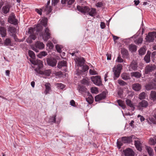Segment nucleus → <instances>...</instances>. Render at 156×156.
I'll return each mask as SVG.
<instances>
[{
    "label": "nucleus",
    "instance_id": "nucleus-5",
    "mask_svg": "<svg viewBox=\"0 0 156 156\" xmlns=\"http://www.w3.org/2000/svg\"><path fill=\"white\" fill-rule=\"evenodd\" d=\"M35 47H33L32 49L35 51L36 52H38L39 49H42L44 47V45L43 42H41L40 41H37L35 44Z\"/></svg>",
    "mask_w": 156,
    "mask_h": 156
},
{
    "label": "nucleus",
    "instance_id": "nucleus-44",
    "mask_svg": "<svg viewBox=\"0 0 156 156\" xmlns=\"http://www.w3.org/2000/svg\"><path fill=\"white\" fill-rule=\"evenodd\" d=\"M47 55V53L44 51H42L41 52L37 55V56L40 58H41L42 56H44Z\"/></svg>",
    "mask_w": 156,
    "mask_h": 156
},
{
    "label": "nucleus",
    "instance_id": "nucleus-50",
    "mask_svg": "<svg viewBox=\"0 0 156 156\" xmlns=\"http://www.w3.org/2000/svg\"><path fill=\"white\" fill-rule=\"evenodd\" d=\"M78 88L80 92H83L85 91L86 88L83 86H79Z\"/></svg>",
    "mask_w": 156,
    "mask_h": 156
},
{
    "label": "nucleus",
    "instance_id": "nucleus-35",
    "mask_svg": "<svg viewBox=\"0 0 156 156\" xmlns=\"http://www.w3.org/2000/svg\"><path fill=\"white\" fill-rule=\"evenodd\" d=\"M151 99L154 101L156 100V91H151L150 94Z\"/></svg>",
    "mask_w": 156,
    "mask_h": 156
},
{
    "label": "nucleus",
    "instance_id": "nucleus-11",
    "mask_svg": "<svg viewBox=\"0 0 156 156\" xmlns=\"http://www.w3.org/2000/svg\"><path fill=\"white\" fill-rule=\"evenodd\" d=\"M47 64L49 66L54 67L56 64L57 61L53 58H48L47 59Z\"/></svg>",
    "mask_w": 156,
    "mask_h": 156
},
{
    "label": "nucleus",
    "instance_id": "nucleus-24",
    "mask_svg": "<svg viewBox=\"0 0 156 156\" xmlns=\"http://www.w3.org/2000/svg\"><path fill=\"white\" fill-rule=\"evenodd\" d=\"M66 66V61L64 60H62V61L59 62L58 63L57 67L59 69H61L62 67Z\"/></svg>",
    "mask_w": 156,
    "mask_h": 156
},
{
    "label": "nucleus",
    "instance_id": "nucleus-8",
    "mask_svg": "<svg viewBox=\"0 0 156 156\" xmlns=\"http://www.w3.org/2000/svg\"><path fill=\"white\" fill-rule=\"evenodd\" d=\"M155 69L156 66L154 65H148L145 68V73L146 74H148L154 70Z\"/></svg>",
    "mask_w": 156,
    "mask_h": 156
},
{
    "label": "nucleus",
    "instance_id": "nucleus-16",
    "mask_svg": "<svg viewBox=\"0 0 156 156\" xmlns=\"http://www.w3.org/2000/svg\"><path fill=\"white\" fill-rule=\"evenodd\" d=\"M134 136L132 135L130 136H124L122 137V141L124 143H129Z\"/></svg>",
    "mask_w": 156,
    "mask_h": 156
},
{
    "label": "nucleus",
    "instance_id": "nucleus-45",
    "mask_svg": "<svg viewBox=\"0 0 156 156\" xmlns=\"http://www.w3.org/2000/svg\"><path fill=\"white\" fill-rule=\"evenodd\" d=\"M36 30L35 27L31 28L29 29L28 33L30 35L34 34V32Z\"/></svg>",
    "mask_w": 156,
    "mask_h": 156
},
{
    "label": "nucleus",
    "instance_id": "nucleus-31",
    "mask_svg": "<svg viewBox=\"0 0 156 156\" xmlns=\"http://www.w3.org/2000/svg\"><path fill=\"white\" fill-rule=\"evenodd\" d=\"M45 90L44 92L45 94H47L51 90V85L50 83H47L45 84Z\"/></svg>",
    "mask_w": 156,
    "mask_h": 156
},
{
    "label": "nucleus",
    "instance_id": "nucleus-40",
    "mask_svg": "<svg viewBox=\"0 0 156 156\" xmlns=\"http://www.w3.org/2000/svg\"><path fill=\"white\" fill-rule=\"evenodd\" d=\"M56 115H55L54 116L50 117L49 118L48 122L50 123L55 122L56 121Z\"/></svg>",
    "mask_w": 156,
    "mask_h": 156
},
{
    "label": "nucleus",
    "instance_id": "nucleus-15",
    "mask_svg": "<svg viewBox=\"0 0 156 156\" xmlns=\"http://www.w3.org/2000/svg\"><path fill=\"white\" fill-rule=\"evenodd\" d=\"M138 67L137 64L135 61H133L129 67L130 71L135 70L137 69Z\"/></svg>",
    "mask_w": 156,
    "mask_h": 156
},
{
    "label": "nucleus",
    "instance_id": "nucleus-41",
    "mask_svg": "<svg viewBox=\"0 0 156 156\" xmlns=\"http://www.w3.org/2000/svg\"><path fill=\"white\" fill-rule=\"evenodd\" d=\"M149 143L151 145H154L156 144V136L154 139L151 138L150 139Z\"/></svg>",
    "mask_w": 156,
    "mask_h": 156
},
{
    "label": "nucleus",
    "instance_id": "nucleus-61",
    "mask_svg": "<svg viewBox=\"0 0 156 156\" xmlns=\"http://www.w3.org/2000/svg\"><path fill=\"white\" fill-rule=\"evenodd\" d=\"M137 117L138 118L140 117V121L141 122L144 121V120L145 119L144 118V117L143 116H142L140 115H138Z\"/></svg>",
    "mask_w": 156,
    "mask_h": 156
},
{
    "label": "nucleus",
    "instance_id": "nucleus-34",
    "mask_svg": "<svg viewBox=\"0 0 156 156\" xmlns=\"http://www.w3.org/2000/svg\"><path fill=\"white\" fill-rule=\"evenodd\" d=\"M121 76L122 79L125 80H129L130 79V77L129 74L126 73H124L122 74Z\"/></svg>",
    "mask_w": 156,
    "mask_h": 156
},
{
    "label": "nucleus",
    "instance_id": "nucleus-19",
    "mask_svg": "<svg viewBox=\"0 0 156 156\" xmlns=\"http://www.w3.org/2000/svg\"><path fill=\"white\" fill-rule=\"evenodd\" d=\"M0 34L2 37H5L6 34V30L5 28L3 27H0Z\"/></svg>",
    "mask_w": 156,
    "mask_h": 156
},
{
    "label": "nucleus",
    "instance_id": "nucleus-20",
    "mask_svg": "<svg viewBox=\"0 0 156 156\" xmlns=\"http://www.w3.org/2000/svg\"><path fill=\"white\" fill-rule=\"evenodd\" d=\"M129 51L131 52H133L136 51L137 46L133 44H131L129 45Z\"/></svg>",
    "mask_w": 156,
    "mask_h": 156
},
{
    "label": "nucleus",
    "instance_id": "nucleus-3",
    "mask_svg": "<svg viewBox=\"0 0 156 156\" xmlns=\"http://www.w3.org/2000/svg\"><path fill=\"white\" fill-rule=\"evenodd\" d=\"M40 36H41L43 39L44 41H47L50 38V33L48 29L46 27L44 31L40 34Z\"/></svg>",
    "mask_w": 156,
    "mask_h": 156
},
{
    "label": "nucleus",
    "instance_id": "nucleus-4",
    "mask_svg": "<svg viewBox=\"0 0 156 156\" xmlns=\"http://www.w3.org/2000/svg\"><path fill=\"white\" fill-rule=\"evenodd\" d=\"M122 69V66L119 64L116 67H114L113 68V71L114 73L115 76L116 78H118L120 73V72Z\"/></svg>",
    "mask_w": 156,
    "mask_h": 156
},
{
    "label": "nucleus",
    "instance_id": "nucleus-18",
    "mask_svg": "<svg viewBox=\"0 0 156 156\" xmlns=\"http://www.w3.org/2000/svg\"><path fill=\"white\" fill-rule=\"evenodd\" d=\"M52 10V9L51 6L48 5L43 7L42 9V11L45 12L46 14H48Z\"/></svg>",
    "mask_w": 156,
    "mask_h": 156
},
{
    "label": "nucleus",
    "instance_id": "nucleus-59",
    "mask_svg": "<svg viewBox=\"0 0 156 156\" xmlns=\"http://www.w3.org/2000/svg\"><path fill=\"white\" fill-rule=\"evenodd\" d=\"M96 5L97 7H100L103 6V3L101 2H98L97 3Z\"/></svg>",
    "mask_w": 156,
    "mask_h": 156
},
{
    "label": "nucleus",
    "instance_id": "nucleus-27",
    "mask_svg": "<svg viewBox=\"0 0 156 156\" xmlns=\"http://www.w3.org/2000/svg\"><path fill=\"white\" fill-rule=\"evenodd\" d=\"M148 103L145 100H143L141 102L139 103V107H146L148 106Z\"/></svg>",
    "mask_w": 156,
    "mask_h": 156
},
{
    "label": "nucleus",
    "instance_id": "nucleus-14",
    "mask_svg": "<svg viewBox=\"0 0 156 156\" xmlns=\"http://www.w3.org/2000/svg\"><path fill=\"white\" fill-rule=\"evenodd\" d=\"M125 156H134V152L132 149L127 148L123 151Z\"/></svg>",
    "mask_w": 156,
    "mask_h": 156
},
{
    "label": "nucleus",
    "instance_id": "nucleus-36",
    "mask_svg": "<svg viewBox=\"0 0 156 156\" xmlns=\"http://www.w3.org/2000/svg\"><path fill=\"white\" fill-rule=\"evenodd\" d=\"M126 102L127 105L130 107H133L134 106V104L129 99H126Z\"/></svg>",
    "mask_w": 156,
    "mask_h": 156
},
{
    "label": "nucleus",
    "instance_id": "nucleus-2",
    "mask_svg": "<svg viewBox=\"0 0 156 156\" xmlns=\"http://www.w3.org/2000/svg\"><path fill=\"white\" fill-rule=\"evenodd\" d=\"M47 19L46 18H44L42 19L41 20V24H38L36 28V29L37 32H40L43 29V27L41 25L44 26L45 27H46L47 26Z\"/></svg>",
    "mask_w": 156,
    "mask_h": 156
},
{
    "label": "nucleus",
    "instance_id": "nucleus-49",
    "mask_svg": "<svg viewBox=\"0 0 156 156\" xmlns=\"http://www.w3.org/2000/svg\"><path fill=\"white\" fill-rule=\"evenodd\" d=\"M117 102H118L119 106H120L122 107H123V106H124L123 101H122V100H118L117 101Z\"/></svg>",
    "mask_w": 156,
    "mask_h": 156
},
{
    "label": "nucleus",
    "instance_id": "nucleus-51",
    "mask_svg": "<svg viewBox=\"0 0 156 156\" xmlns=\"http://www.w3.org/2000/svg\"><path fill=\"white\" fill-rule=\"evenodd\" d=\"M47 46L49 48L51 49L53 48V45L52 43L51 42H49L47 44Z\"/></svg>",
    "mask_w": 156,
    "mask_h": 156
},
{
    "label": "nucleus",
    "instance_id": "nucleus-21",
    "mask_svg": "<svg viewBox=\"0 0 156 156\" xmlns=\"http://www.w3.org/2000/svg\"><path fill=\"white\" fill-rule=\"evenodd\" d=\"M155 85L152 82L149 83L145 86L146 89L147 90H150L155 88Z\"/></svg>",
    "mask_w": 156,
    "mask_h": 156
},
{
    "label": "nucleus",
    "instance_id": "nucleus-62",
    "mask_svg": "<svg viewBox=\"0 0 156 156\" xmlns=\"http://www.w3.org/2000/svg\"><path fill=\"white\" fill-rule=\"evenodd\" d=\"M26 41L27 43H31L32 42V40L30 36L26 40Z\"/></svg>",
    "mask_w": 156,
    "mask_h": 156
},
{
    "label": "nucleus",
    "instance_id": "nucleus-26",
    "mask_svg": "<svg viewBox=\"0 0 156 156\" xmlns=\"http://www.w3.org/2000/svg\"><path fill=\"white\" fill-rule=\"evenodd\" d=\"M135 145L137 149L139 151L142 150L141 145V144L140 142L138 140H135L134 141Z\"/></svg>",
    "mask_w": 156,
    "mask_h": 156
},
{
    "label": "nucleus",
    "instance_id": "nucleus-48",
    "mask_svg": "<svg viewBox=\"0 0 156 156\" xmlns=\"http://www.w3.org/2000/svg\"><path fill=\"white\" fill-rule=\"evenodd\" d=\"M29 56L32 58H34L35 57V54L34 52L31 50H29Z\"/></svg>",
    "mask_w": 156,
    "mask_h": 156
},
{
    "label": "nucleus",
    "instance_id": "nucleus-43",
    "mask_svg": "<svg viewBox=\"0 0 156 156\" xmlns=\"http://www.w3.org/2000/svg\"><path fill=\"white\" fill-rule=\"evenodd\" d=\"M143 38L140 37L138 38L136 40L134 41L135 43L137 44H139L142 43L143 41Z\"/></svg>",
    "mask_w": 156,
    "mask_h": 156
},
{
    "label": "nucleus",
    "instance_id": "nucleus-33",
    "mask_svg": "<svg viewBox=\"0 0 156 156\" xmlns=\"http://www.w3.org/2000/svg\"><path fill=\"white\" fill-rule=\"evenodd\" d=\"M146 149L149 155L150 156H153L154 153L153 151V149L150 147L146 146Z\"/></svg>",
    "mask_w": 156,
    "mask_h": 156
},
{
    "label": "nucleus",
    "instance_id": "nucleus-37",
    "mask_svg": "<svg viewBox=\"0 0 156 156\" xmlns=\"http://www.w3.org/2000/svg\"><path fill=\"white\" fill-rule=\"evenodd\" d=\"M154 118L152 117L149 118V119L150 121L154 124H156V112L154 114Z\"/></svg>",
    "mask_w": 156,
    "mask_h": 156
},
{
    "label": "nucleus",
    "instance_id": "nucleus-39",
    "mask_svg": "<svg viewBox=\"0 0 156 156\" xmlns=\"http://www.w3.org/2000/svg\"><path fill=\"white\" fill-rule=\"evenodd\" d=\"M139 55H144L146 52V50L144 48H141L139 50Z\"/></svg>",
    "mask_w": 156,
    "mask_h": 156
},
{
    "label": "nucleus",
    "instance_id": "nucleus-23",
    "mask_svg": "<svg viewBox=\"0 0 156 156\" xmlns=\"http://www.w3.org/2000/svg\"><path fill=\"white\" fill-rule=\"evenodd\" d=\"M78 63L77 66H79L80 68H81L84 62V60L83 58H77Z\"/></svg>",
    "mask_w": 156,
    "mask_h": 156
},
{
    "label": "nucleus",
    "instance_id": "nucleus-32",
    "mask_svg": "<svg viewBox=\"0 0 156 156\" xmlns=\"http://www.w3.org/2000/svg\"><path fill=\"white\" fill-rule=\"evenodd\" d=\"M4 44L5 46H11V39L9 38H6L4 41Z\"/></svg>",
    "mask_w": 156,
    "mask_h": 156
},
{
    "label": "nucleus",
    "instance_id": "nucleus-54",
    "mask_svg": "<svg viewBox=\"0 0 156 156\" xmlns=\"http://www.w3.org/2000/svg\"><path fill=\"white\" fill-rule=\"evenodd\" d=\"M118 83L121 85H124L126 84V83L125 82L122 80H118Z\"/></svg>",
    "mask_w": 156,
    "mask_h": 156
},
{
    "label": "nucleus",
    "instance_id": "nucleus-25",
    "mask_svg": "<svg viewBox=\"0 0 156 156\" xmlns=\"http://www.w3.org/2000/svg\"><path fill=\"white\" fill-rule=\"evenodd\" d=\"M132 87L133 89L136 91H139L141 88V85L138 83L134 84Z\"/></svg>",
    "mask_w": 156,
    "mask_h": 156
},
{
    "label": "nucleus",
    "instance_id": "nucleus-17",
    "mask_svg": "<svg viewBox=\"0 0 156 156\" xmlns=\"http://www.w3.org/2000/svg\"><path fill=\"white\" fill-rule=\"evenodd\" d=\"M8 21L10 23L15 25L17 24V20L15 19L13 15H12L9 16Z\"/></svg>",
    "mask_w": 156,
    "mask_h": 156
},
{
    "label": "nucleus",
    "instance_id": "nucleus-63",
    "mask_svg": "<svg viewBox=\"0 0 156 156\" xmlns=\"http://www.w3.org/2000/svg\"><path fill=\"white\" fill-rule=\"evenodd\" d=\"M117 146L119 147V148H120V147L122 145V144L121 141H119L118 140H117Z\"/></svg>",
    "mask_w": 156,
    "mask_h": 156
},
{
    "label": "nucleus",
    "instance_id": "nucleus-46",
    "mask_svg": "<svg viewBox=\"0 0 156 156\" xmlns=\"http://www.w3.org/2000/svg\"><path fill=\"white\" fill-rule=\"evenodd\" d=\"M146 94L145 93L143 92L141 93L139 95V98L140 100L144 99L145 98Z\"/></svg>",
    "mask_w": 156,
    "mask_h": 156
},
{
    "label": "nucleus",
    "instance_id": "nucleus-1",
    "mask_svg": "<svg viewBox=\"0 0 156 156\" xmlns=\"http://www.w3.org/2000/svg\"><path fill=\"white\" fill-rule=\"evenodd\" d=\"M77 9L81 12L87 13L90 16H94L96 15V10L95 9H90L87 6H77Z\"/></svg>",
    "mask_w": 156,
    "mask_h": 156
},
{
    "label": "nucleus",
    "instance_id": "nucleus-56",
    "mask_svg": "<svg viewBox=\"0 0 156 156\" xmlns=\"http://www.w3.org/2000/svg\"><path fill=\"white\" fill-rule=\"evenodd\" d=\"M61 47L58 45H56V48L58 52H61Z\"/></svg>",
    "mask_w": 156,
    "mask_h": 156
},
{
    "label": "nucleus",
    "instance_id": "nucleus-42",
    "mask_svg": "<svg viewBox=\"0 0 156 156\" xmlns=\"http://www.w3.org/2000/svg\"><path fill=\"white\" fill-rule=\"evenodd\" d=\"M86 100L89 104H91L93 101V98L92 96H90L88 98H86Z\"/></svg>",
    "mask_w": 156,
    "mask_h": 156
},
{
    "label": "nucleus",
    "instance_id": "nucleus-7",
    "mask_svg": "<svg viewBox=\"0 0 156 156\" xmlns=\"http://www.w3.org/2000/svg\"><path fill=\"white\" fill-rule=\"evenodd\" d=\"M89 69V67L86 65H83L82 66L81 68L80 67L77 70V73L76 74L78 75L82 74L83 72H85L87 71Z\"/></svg>",
    "mask_w": 156,
    "mask_h": 156
},
{
    "label": "nucleus",
    "instance_id": "nucleus-38",
    "mask_svg": "<svg viewBox=\"0 0 156 156\" xmlns=\"http://www.w3.org/2000/svg\"><path fill=\"white\" fill-rule=\"evenodd\" d=\"M8 31L12 34H15L16 31V29L13 27H9L8 28Z\"/></svg>",
    "mask_w": 156,
    "mask_h": 156
},
{
    "label": "nucleus",
    "instance_id": "nucleus-13",
    "mask_svg": "<svg viewBox=\"0 0 156 156\" xmlns=\"http://www.w3.org/2000/svg\"><path fill=\"white\" fill-rule=\"evenodd\" d=\"M146 41L149 42H153L154 39V37L153 32L148 33L147 35L145 38Z\"/></svg>",
    "mask_w": 156,
    "mask_h": 156
},
{
    "label": "nucleus",
    "instance_id": "nucleus-28",
    "mask_svg": "<svg viewBox=\"0 0 156 156\" xmlns=\"http://www.w3.org/2000/svg\"><path fill=\"white\" fill-rule=\"evenodd\" d=\"M150 55L151 53L148 51L147 54L144 57V59L146 63H148L150 62Z\"/></svg>",
    "mask_w": 156,
    "mask_h": 156
},
{
    "label": "nucleus",
    "instance_id": "nucleus-52",
    "mask_svg": "<svg viewBox=\"0 0 156 156\" xmlns=\"http://www.w3.org/2000/svg\"><path fill=\"white\" fill-rule=\"evenodd\" d=\"M89 73L90 74L92 75H95L98 74V73L96 71H95L94 70H93L91 69H90Z\"/></svg>",
    "mask_w": 156,
    "mask_h": 156
},
{
    "label": "nucleus",
    "instance_id": "nucleus-22",
    "mask_svg": "<svg viewBox=\"0 0 156 156\" xmlns=\"http://www.w3.org/2000/svg\"><path fill=\"white\" fill-rule=\"evenodd\" d=\"M10 7V5H7L3 6L2 8V12L4 14H6L9 12V9Z\"/></svg>",
    "mask_w": 156,
    "mask_h": 156
},
{
    "label": "nucleus",
    "instance_id": "nucleus-10",
    "mask_svg": "<svg viewBox=\"0 0 156 156\" xmlns=\"http://www.w3.org/2000/svg\"><path fill=\"white\" fill-rule=\"evenodd\" d=\"M35 70L38 73L41 75H44L46 76H49L50 74L51 73V70L50 69L45 70L44 71H43L39 70V69H35Z\"/></svg>",
    "mask_w": 156,
    "mask_h": 156
},
{
    "label": "nucleus",
    "instance_id": "nucleus-64",
    "mask_svg": "<svg viewBox=\"0 0 156 156\" xmlns=\"http://www.w3.org/2000/svg\"><path fill=\"white\" fill-rule=\"evenodd\" d=\"M70 104L72 106H73V107L76 106L75 102L73 100H72L70 101Z\"/></svg>",
    "mask_w": 156,
    "mask_h": 156
},
{
    "label": "nucleus",
    "instance_id": "nucleus-47",
    "mask_svg": "<svg viewBox=\"0 0 156 156\" xmlns=\"http://www.w3.org/2000/svg\"><path fill=\"white\" fill-rule=\"evenodd\" d=\"M81 82L82 83L86 85H88L89 83V80L86 79H83L81 80Z\"/></svg>",
    "mask_w": 156,
    "mask_h": 156
},
{
    "label": "nucleus",
    "instance_id": "nucleus-60",
    "mask_svg": "<svg viewBox=\"0 0 156 156\" xmlns=\"http://www.w3.org/2000/svg\"><path fill=\"white\" fill-rule=\"evenodd\" d=\"M75 0H66L68 5H72L74 2Z\"/></svg>",
    "mask_w": 156,
    "mask_h": 156
},
{
    "label": "nucleus",
    "instance_id": "nucleus-57",
    "mask_svg": "<svg viewBox=\"0 0 156 156\" xmlns=\"http://www.w3.org/2000/svg\"><path fill=\"white\" fill-rule=\"evenodd\" d=\"M59 1V0H52V5L54 6H55L57 4Z\"/></svg>",
    "mask_w": 156,
    "mask_h": 156
},
{
    "label": "nucleus",
    "instance_id": "nucleus-9",
    "mask_svg": "<svg viewBox=\"0 0 156 156\" xmlns=\"http://www.w3.org/2000/svg\"><path fill=\"white\" fill-rule=\"evenodd\" d=\"M32 64L35 65H37L38 66V68H37V69L40 70L43 66V63L42 61L39 59L32 60L31 61Z\"/></svg>",
    "mask_w": 156,
    "mask_h": 156
},
{
    "label": "nucleus",
    "instance_id": "nucleus-29",
    "mask_svg": "<svg viewBox=\"0 0 156 156\" xmlns=\"http://www.w3.org/2000/svg\"><path fill=\"white\" fill-rule=\"evenodd\" d=\"M121 53L122 54L123 57L126 58L128 55V51L125 48L121 49Z\"/></svg>",
    "mask_w": 156,
    "mask_h": 156
},
{
    "label": "nucleus",
    "instance_id": "nucleus-53",
    "mask_svg": "<svg viewBox=\"0 0 156 156\" xmlns=\"http://www.w3.org/2000/svg\"><path fill=\"white\" fill-rule=\"evenodd\" d=\"M116 62H123V59L121 58V56L119 55L117 57V58L116 60Z\"/></svg>",
    "mask_w": 156,
    "mask_h": 156
},
{
    "label": "nucleus",
    "instance_id": "nucleus-58",
    "mask_svg": "<svg viewBox=\"0 0 156 156\" xmlns=\"http://www.w3.org/2000/svg\"><path fill=\"white\" fill-rule=\"evenodd\" d=\"M29 36L30 37L32 40H35L37 38V37L34 34L32 35H29Z\"/></svg>",
    "mask_w": 156,
    "mask_h": 156
},
{
    "label": "nucleus",
    "instance_id": "nucleus-12",
    "mask_svg": "<svg viewBox=\"0 0 156 156\" xmlns=\"http://www.w3.org/2000/svg\"><path fill=\"white\" fill-rule=\"evenodd\" d=\"M106 92L103 91L101 94L96 96L95 97V101H98L105 99L106 97Z\"/></svg>",
    "mask_w": 156,
    "mask_h": 156
},
{
    "label": "nucleus",
    "instance_id": "nucleus-6",
    "mask_svg": "<svg viewBox=\"0 0 156 156\" xmlns=\"http://www.w3.org/2000/svg\"><path fill=\"white\" fill-rule=\"evenodd\" d=\"M91 80L93 83L98 86H100L101 84V77L99 76H93L91 77Z\"/></svg>",
    "mask_w": 156,
    "mask_h": 156
},
{
    "label": "nucleus",
    "instance_id": "nucleus-30",
    "mask_svg": "<svg viewBox=\"0 0 156 156\" xmlns=\"http://www.w3.org/2000/svg\"><path fill=\"white\" fill-rule=\"evenodd\" d=\"M131 75L132 76H134L138 78L141 77V74L139 72H136L131 73Z\"/></svg>",
    "mask_w": 156,
    "mask_h": 156
},
{
    "label": "nucleus",
    "instance_id": "nucleus-55",
    "mask_svg": "<svg viewBox=\"0 0 156 156\" xmlns=\"http://www.w3.org/2000/svg\"><path fill=\"white\" fill-rule=\"evenodd\" d=\"M58 87H59L61 89H63L65 87V86L62 83H58L57 84Z\"/></svg>",
    "mask_w": 156,
    "mask_h": 156
}]
</instances>
